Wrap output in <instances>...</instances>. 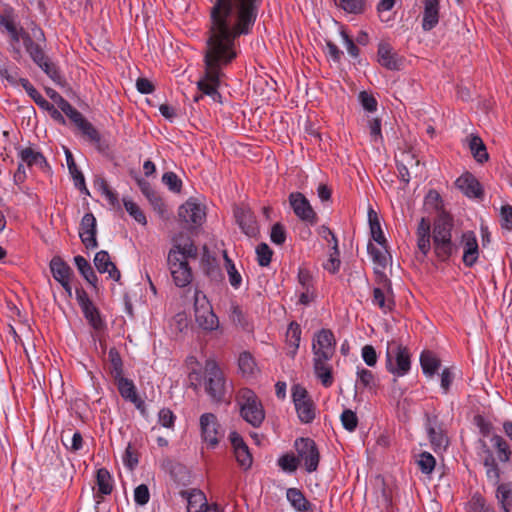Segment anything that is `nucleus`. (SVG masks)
<instances>
[{
  "mask_svg": "<svg viewBox=\"0 0 512 512\" xmlns=\"http://www.w3.org/2000/svg\"><path fill=\"white\" fill-rule=\"evenodd\" d=\"M369 224H370V230L372 237L374 241H376L379 244H383L385 242L384 234L381 230L380 222L378 220V216L376 212L372 209L369 211Z\"/></svg>",
  "mask_w": 512,
  "mask_h": 512,
  "instance_id": "obj_48",
  "label": "nucleus"
},
{
  "mask_svg": "<svg viewBox=\"0 0 512 512\" xmlns=\"http://www.w3.org/2000/svg\"><path fill=\"white\" fill-rule=\"evenodd\" d=\"M417 463L422 473L431 474L435 468L436 460L431 453L424 451L419 454Z\"/></svg>",
  "mask_w": 512,
  "mask_h": 512,
  "instance_id": "obj_49",
  "label": "nucleus"
},
{
  "mask_svg": "<svg viewBox=\"0 0 512 512\" xmlns=\"http://www.w3.org/2000/svg\"><path fill=\"white\" fill-rule=\"evenodd\" d=\"M204 388L214 402H222L226 394V379L214 359H207L204 365Z\"/></svg>",
  "mask_w": 512,
  "mask_h": 512,
  "instance_id": "obj_6",
  "label": "nucleus"
},
{
  "mask_svg": "<svg viewBox=\"0 0 512 512\" xmlns=\"http://www.w3.org/2000/svg\"><path fill=\"white\" fill-rule=\"evenodd\" d=\"M461 244L463 246V264L466 267L471 268L477 263L480 254L475 232L470 230L463 232L461 236Z\"/></svg>",
  "mask_w": 512,
  "mask_h": 512,
  "instance_id": "obj_21",
  "label": "nucleus"
},
{
  "mask_svg": "<svg viewBox=\"0 0 512 512\" xmlns=\"http://www.w3.org/2000/svg\"><path fill=\"white\" fill-rule=\"evenodd\" d=\"M469 512H495L481 495H474L469 502Z\"/></svg>",
  "mask_w": 512,
  "mask_h": 512,
  "instance_id": "obj_54",
  "label": "nucleus"
},
{
  "mask_svg": "<svg viewBox=\"0 0 512 512\" xmlns=\"http://www.w3.org/2000/svg\"><path fill=\"white\" fill-rule=\"evenodd\" d=\"M299 461H303L305 470L313 473L318 469L320 453L315 441L308 437H300L294 441Z\"/></svg>",
  "mask_w": 512,
  "mask_h": 512,
  "instance_id": "obj_13",
  "label": "nucleus"
},
{
  "mask_svg": "<svg viewBox=\"0 0 512 512\" xmlns=\"http://www.w3.org/2000/svg\"><path fill=\"white\" fill-rule=\"evenodd\" d=\"M340 420L344 429L349 432L355 431L358 426V417L356 413L350 409H345L342 412Z\"/></svg>",
  "mask_w": 512,
  "mask_h": 512,
  "instance_id": "obj_50",
  "label": "nucleus"
},
{
  "mask_svg": "<svg viewBox=\"0 0 512 512\" xmlns=\"http://www.w3.org/2000/svg\"><path fill=\"white\" fill-rule=\"evenodd\" d=\"M123 205L131 217L139 224L146 225L147 219L140 207L131 199L123 198Z\"/></svg>",
  "mask_w": 512,
  "mask_h": 512,
  "instance_id": "obj_47",
  "label": "nucleus"
},
{
  "mask_svg": "<svg viewBox=\"0 0 512 512\" xmlns=\"http://www.w3.org/2000/svg\"><path fill=\"white\" fill-rule=\"evenodd\" d=\"M368 128L370 132L371 140L374 142L382 141L383 136L381 132V120L379 118H373L368 121Z\"/></svg>",
  "mask_w": 512,
  "mask_h": 512,
  "instance_id": "obj_62",
  "label": "nucleus"
},
{
  "mask_svg": "<svg viewBox=\"0 0 512 512\" xmlns=\"http://www.w3.org/2000/svg\"><path fill=\"white\" fill-rule=\"evenodd\" d=\"M501 227L508 231H512V206L509 204L503 205L500 211Z\"/></svg>",
  "mask_w": 512,
  "mask_h": 512,
  "instance_id": "obj_63",
  "label": "nucleus"
},
{
  "mask_svg": "<svg viewBox=\"0 0 512 512\" xmlns=\"http://www.w3.org/2000/svg\"><path fill=\"white\" fill-rule=\"evenodd\" d=\"M426 432L433 450L438 453L445 451L449 439L439 423L437 416H428L425 423Z\"/></svg>",
  "mask_w": 512,
  "mask_h": 512,
  "instance_id": "obj_17",
  "label": "nucleus"
},
{
  "mask_svg": "<svg viewBox=\"0 0 512 512\" xmlns=\"http://www.w3.org/2000/svg\"><path fill=\"white\" fill-rule=\"evenodd\" d=\"M288 201L294 214L303 222L314 225L317 222V214L309 200L301 192H291Z\"/></svg>",
  "mask_w": 512,
  "mask_h": 512,
  "instance_id": "obj_16",
  "label": "nucleus"
},
{
  "mask_svg": "<svg viewBox=\"0 0 512 512\" xmlns=\"http://www.w3.org/2000/svg\"><path fill=\"white\" fill-rule=\"evenodd\" d=\"M270 239L276 245H282L286 241V231L281 223H275L272 226Z\"/></svg>",
  "mask_w": 512,
  "mask_h": 512,
  "instance_id": "obj_61",
  "label": "nucleus"
},
{
  "mask_svg": "<svg viewBox=\"0 0 512 512\" xmlns=\"http://www.w3.org/2000/svg\"><path fill=\"white\" fill-rule=\"evenodd\" d=\"M200 435L202 441L210 449H215L224 436V431L213 413H203L199 419Z\"/></svg>",
  "mask_w": 512,
  "mask_h": 512,
  "instance_id": "obj_12",
  "label": "nucleus"
},
{
  "mask_svg": "<svg viewBox=\"0 0 512 512\" xmlns=\"http://www.w3.org/2000/svg\"><path fill=\"white\" fill-rule=\"evenodd\" d=\"M241 417L252 427L258 428L265 419V411L256 393L249 388H242L237 395Z\"/></svg>",
  "mask_w": 512,
  "mask_h": 512,
  "instance_id": "obj_4",
  "label": "nucleus"
},
{
  "mask_svg": "<svg viewBox=\"0 0 512 512\" xmlns=\"http://www.w3.org/2000/svg\"><path fill=\"white\" fill-rule=\"evenodd\" d=\"M378 63L391 71H398L402 66V58L393 51L392 46L387 42H380L377 50Z\"/></svg>",
  "mask_w": 512,
  "mask_h": 512,
  "instance_id": "obj_23",
  "label": "nucleus"
},
{
  "mask_svg": "<svg viewBox=\"0 0 512 512\" xmlns=\"http://www.w3.org/2000/svg\"><path fill=\"white\" fill-rule=\"evenodd\" d=\"M176 415L169 408H162L158 412V423L167 429H174Z\"/></svg>",
  "mask_w": 512,
  "mask_h": 512,
  "instance_id": "obj_51",
  "label": "nucleus"
},
{
  "mask_svg": "<svg viewBox=\"0 0 512 512\" xmlns=\"http://www.w3.org/2000/svg\"><path fill=\"white\" fill-rule=\"evenodd\" d=\"M356 376V388L372 390L377 386L373 372L364 367H357Z\"/></svg>",
  "mask_w": 512,
  "mask_h": 512,
  "instance_id": "obj_39",
  "label": "nucleus"
},
{
  "mask_svg": "<svg viewBox=\"0 0 512 512\" xmlns=\"http://www.w3.org/2000/svg\"><path fill=\"white\" fill-rule=\"evenodd\" d=\"M94 264L99 273H108L110 278L114 281H118L120 279V271L111 261L110 255L107 251L101 250L97 252L94 257Z\"/></svg>",
  "mask_w": 512,
  "mask_h": 512,
  "instance_id": "obj_27",
  "label": "nucleus"
},
{
  "mask_svg": "<svg viewBox=\"0 0 512 512\" xmlns=\"http://www.w3.org/2000/svg\"><path fill=\"white\" fill-rule=\"evenodd\" d=\"M260 0H214L206 23L204 51L205 71L197 82L198 89L213 100L218 92L223 69L240 55L239 39L253 32Z\"/></svg>",
  "mask_w": 512,
  "mask_h": 512,
  "instance_id": "obj_1",
  "label": "nucleus"
},
{
  "mask_svg": "<svg viewBox=\"0 0 512 512\" xmlns=\"http://www.w3.org/2000/svg\"><path fill=\"white\" fill-rule=\"evenodd\" d=\"M50 270L53 275V278L57 282H63L66 280H70L72 276L71 267L59 256H55L50 261Z\"/></svg>",
  "mask_w": 512,
  "mask_h": 512,
  "instance_id": "obj_33",
  "label": "nucleus"
},
{
  "mask_svg": "<svg viewBox=\"0 0 512 512\" xmlns=\"http://www.w3.org/2000/svg\"><path fill=\"white\" fill-rule=\"evenodd\" d=\"M301 333V327L297 322L292 321L288 325L286 331V344L288 346V355L292 358L295 357L299 349Z\"/></svg>",
  "mask_w": 512,
  "mask_h": 512,
  "instance_id": "obj_34",
  "label": "nucleus"
},
{
  "mask_svg": "<svg viewBox=\"0 0 512 512\" xmlns=\"http://www.w3.org/2000/svg\"><path fill=\"white\" fill-rule=\"evenodd\" d=\"M96 232L95 216L92 213H86L80 222L79 237L87 249L97 248Z\"/></svg>",
  "mask_w": 512,
  "mask_h": 512,
  "instance_id": "obj_22",
  "label": "nucleus"
},
{
  "mask_svg": "<svg viewBox=\"0 0 512 512\" xmlns=\"http://www.w3.org/2000/svg\"><path fill=\"white\" fill-rule=\"evenodd\" d=\"M96 484H97V494H95L96 498V506L95 508H98V505L101 503V499L99 498V495H110L113 491V478L106 468H100L97 470L96 473Z\"/></svg>",
  "mask_w": 512,
  "mask_h": 512,
  "instance_id": "obj_30",
  "label": "nucleus"
},
{
  "mask_svg": "<svg viewBox=\"0 0 512 512\" xmlns=\"http://www.w3.org/2000/svg\"><path fill=\"white\" fill-rule=\"evenodd\" d=\"M162 181L172 192L179 193L181 191L182 181L174 172L164 173Z\"/></svg>",
  "mask_w": 512,
  "mask_h": 512,
  "instance_id": "obj_55",
  "label": "nucleus"
},
{
  "mask_svg": "<svg viewBox=\"0 0 512 512\" xmlns=\"http://www.w3.org/2000/svg\"><path fill=\"white\" fill-rule=\"evenodd\" d=\"M391 281L387 278L382 287L373 289L372 304L377 306L384 314L391 312L395 306Z\"/></svg>",
  "mask_w": 512,
  "mask_h": 512,
  "instance_id": "obj_20",
  "label": "nucleus"
},
{
  "mask_svg": "<svg viewBox=\"0 0 512 512\" xmlns=\"http://www.w3.org/2000/svg\"><path fill=\"white\" fill-rule=\"evenodd\" d=\"M420 365L425 376L432 378L438 372L441 361L430 350H424L420 355Z\"/></svg>",
  "mask_w": 512,
  "mask_h": 512,
  "instance_id": "obj_32",
  "label": "nucleus"
},
{
  "mask_svg": "<svg viewBox=\"0 0 512 512\" xmlns=\"http://www.w3.org/2000/svg\"><path fill=\"white\" fill-rule=\"evenodd\" d=\"M340 6L349 13L358 14L363 10V0H339Z\"/></svg>",
  "mask_w": 512,
  "mask_h": 512,
  "instance_id": "obj_64",
  "label": "nucleus"
},
{
  "mask_svg": "<svg viewBox=\"0 0 512 512\" xmlns=\"http://www.w3.org/2000/svg\"><path fill=\"white\" fill-rule=\"evenodd\" d=\"M386 369L396 377H403L411 370L409 349L397 341L388 342L386 350Z\"/></svg>",
  "mask_w": 512,
  "mask_h": 512,
  "instance_id": "obj_7",
  "label": "nucleus"
},
{
  "mask_svg": "<svg viewBox=\"0 0 512 512\" xmlns=\"http://www.w3.org/2000/svg\"><path fill=\"white\" fill-rule=\"evenodd\" d=\"M238 368L243 377L250 378L256 375L258 367L253 356L244 351L239 355Z\"/></svg>",
  "mask_w": 512,
  "mask_h": 512,
  "instance_id": "obj_37",
  "label": "nucleus"
},
{
  "mask_svg": "<svg viewBox=\"0 0 512 512\" xmlns=\"http://www.w3.org/2000/svg\"><path fill=\"white\" fill-rule=\"evenodd\" d=\"M197 255V247L190 238L184 243H179L177 238L173 239L172 248L167 256V265L177 287L184 288L192 282L193 274L188 260L196 259Z\"/></svg>",
  "mask_w": 512,
  "mask_h": 512,
  "instance_id": "obj_3",
  "label": "nucleus"
},
{
  "mask_svg": "<svg viewBox=\"0 0 512 512\" xmlns=\"http://www.w3.org/2000/svg\"><path fill=\"white\" fill-rule=\"evenodd\" d=\"M359 102L364 110L373 113L377 110L378 102L376 98L367 91H361L358 95Z\"/></svg>",
  "mask_w": 512,
  "mask_h": 512,
  "instance_id": "obj_52",
  "label": "nucleus"
},
{
  "mask_svg": "<svg viewBox=\"0 0 512 512\" xmlns=\"http://www.w3.org/2000/svg\"><path fill=\"white\" fill-rule=\"evenodd\" d=\"M299 464V458L292 452L284 453L277 459V465L288 474L295 473Z\"/></svg>",
  "mask_w": 512,
  "mask_h": 512,
  "instance_id": "obj_42",
  "label": "nucleus"
},
{
  "mask_svg": "<svg viewBox=\"0 0 512 512\" xmlns=\"http://www.w3.org/2000/svg\"><path fill=\"white\" fill-rule=\"evenodd\" d=\"M229 440L239 467L245 471L250 469L253 464V456L243 437L238 432L231 431L229 433Z\"/></svg>",
  "mask_w": 512,
  "mask_h": 512,
  "instance_id": "obj_18",
  "label": "nucleus"
},
{
  "mask_svg": "<svg viewBox=\"0 0 512 512\" xmlns=\"http://www.w3.org/2000/svg\"><path fill=\"white\" fill-rule=\"evenodd\" d=\"M150 500V491L146 484H140L134 489V502L139 506L146 505Z\"/></svg>",
  "mask_w": 512,
  "mask_h": 512,
  "instance_id": "obj_59",
  "label": "nucleus"
},
{
  "mask_svg": "<svg viewBox=\"0 0 512 512\" xmlns=\"http://www.w3.org/2000/svg\"><path fill=\"white\" fill-rule=\"evenodd\" d=\"M66 162L68 166V170L74 180V185L78 188L82 193L89 194V191L85 184V179L82 172L78 169L73 155L69 150H66Z\"/></svg>",
  "mask_w": 512,
  "mask_h": 512,
  "instance_id": "obj_35",
  "label": "nucleus"
},
{
  "mask_svg": "<svg viewBox=\"0 0 512 512\" xmlns=\"http://www.w3.org/2000/svg\"><path fill=\"white\" fill-rule=\"evenodd\" d=\"M20 85L40 108H52V104L43 97L27 78L20 79Z\"/></svg>",
  "mask_w": 512,
  "mask_h": 512,
  "instance_id": "obj_41",
  "label": "nucleus"
},
{
  "mask_svg": "<svg viewBox=\"0 0 512 512\" xmlns=\"http://www.w3.org/2000/svg\"><path fill=\"white\" fill-rule=\"evenodd\" d=\"M423 5L422 28L424 31H430L439 23L440 0H423Z\"/></svg>",
  "mask_w": 512,
  "mask_h": 512,
  "instance_id": "obj_26",
  "label": "nucleus"
},
{
  "mask_svg": "<svg viewBox=\"0 0 512 512\" xmlns=\"http://www.w3.org/2000/svg\"><path fill=\"white\" fill-rule=\"evenodd\" d=\"M456 184L468 198H481L484 195L481 183L471 173L461 175Z\"/></svg>",
  "mask_w": 512,
  "mask_h": 512,
  "instance_id": "obj_25",
  "label": "nucleus"
},
{
  "mask_svg": "<svg viewBox=\"0 0 512 512\" xmlns=\"http://www.w3.org/2000/svg\"><path fill=\"white\" fill-rule=\"evenodd\" d=\"M138 462V452L132 444L129 443L123 455V463L128 469L133 470L138 465Z\"/></svg>",
  "mask_w": 512,
  "mask_h": 512,
  "instance_id": "obj_56",
  "label": "nucleus"
},
{
  "mask_svg": "<svg viewBox=\"0 0 512 512\" xmlns=\"http://www.w3.org/2000/svg\"><path fill=\"white\" fill-rule=\"evenodd\" d=\"M179 219L185 228L194 230L203 225L206 220V209L203 204L194 198L188 199L178 210Z\"/></svg>",
  "mask_w": 512,
  "mask_h": 512,
  "instance_id": "obj_11",
  "label": "nucleus"
},
{
  "mask_svg": "<svg viewBox=\"0 0 512 512\" xmlns=\"http://www.w3.org/2000/svg\"><path fill=\"white\" fill-rule=\"evenodd\" d=\"M108 360L110 363V374L113 379L123 376V361L119 351L115 347L109 349Z\"/></svg>",
  "mask_w": 512,
  "mask_h": 512,
  "instance_id": "obj_43",
  "label": "nucleus"
},
{
  "mask_svg": "<svg viewBox=\"0 0 512 512\" xmlns=\"http://www.w3.org/2000/svg\"><path fill=\"white\" fill-rule=\"evenodd\" d=\"M286 497L296 511L307 512L311 508V503L305 498L303 492L298 488H288L286 491Z\"/></svg>",
  "mask_w": 512,
  "mask_h": 512,
  "instance_id": "obj_36",
  "label": "nucleus"
},
{
  "mask_svg": "<svg viewBox=\"0 0 512 512\" xmlns=\"http://www.w3.org/2000/svg\"><path fill=\"white\" fill-rule=\"evenodd\" d=\"M234 217L241 231L248 237H255L259 233L256 217L249 207L236 206Z\"/></svg>",
  "mask_w": 512,
  "mask_h": 512,
  "instance_id": "obj_19",
  "label": "nucleus"
},
{
  "mask_svg": "<svg viewBox=\"0 0 512 512\" xmlns=\"http://www.w3.org/2000/svg\"><path fill=\"white\" fill-rule=\"evenodd\" d=\"M225 266L228 274V280L230 285L234 289H238L242 284V276L235 267L233 261L228 257L227 253H224Z\"/></svg>",
  "mask_w": 512,
  "mask_h": 512,
  "instance_id": "obj_45",
  "label": "nucleus"
},
{
  "mask_svg": "<svg viewBox=\"0 0 512 512\" xmlns=\"http://www.w3.org/2000/svg\"><path fill=\"white\" fill-rule=\"evenodd\" d=\"M291 396L300 422L311 423L316 416V407L308 391L300 384H295L292 386Z\"/></svg>",
  "mask_w": 512,
  "mask_h": 512,
  "instance_id": "obj_9",
  "label": "nucleus"
},
{
  "mask_svg": "<svg viewBox=\"0 0 512 512\" xmlns=\"http://www.w3.org/2000/svg\"><path fill=\"white\" fill-rule=\"evenodd\" d=\"M258 264L262 267L268 266L272 258V250L266 243H261L256 248Z\"/></svg>",
  "mask_w": 512,
  "mask_h": 512,
  "instance_id": "obj_53",
  "label": "nucleus"
},
{
  "mask_svg": "<svg viewBox=\"0 0 512 512\" xmlns=\"http://www.w3.org/2000/svg\"><path fill=\"white\" fill-rule=\"evenodd\" d=\"M118 391L121 395V397L127 401H130L135 405V407L140 410L142 413L145 412V403L144 401L138 396L136 387L132 380L121 376L117 379H114Z\"/></svg>",
  "mask_w": 512,
  "mask_h": 512,
  "instance_id": "obj_24",
  "label": "nucleus"
},
{
  "mask_svg": "<svg viewBox=\"0 0 512 512\" xmlns=\"http://www.w3.org/2000/svg\"><path fill=\"white\" fill-rule=\"evenodd\" d=\"M76 299L89 325L95 331L104 330L106 327L105 320L102 318L99 309L94 305L87 292L83 289H77Z\"/></svg>",
  "mask_w": 512,
  "mask_h": 512,
  "instance_id": "obj_15",
  "label": "nucleus"
},
{
  "mask_svg": "<svg viewBox=\"0 0 512 512\" xmlns=\"http://www.w3.org/2000/svg\"><path fill=\"white\" fill-rule=\"evenodd\" d=\"M329 361L322 358H313L314 373L326 388L333 384L332 367Z\"/></svg>",
  "mask_w": 512,
  "mask_h": 512,
  "instance_id": "obj_31",
  "label": "nucleus"
},
{
  "mask_svg": "<svg viewBox=\"0 0 512 512\" xmlns=\"http://www.w3.org/2000/svg\"><path fill=\"white\" fill-rule=\"evenodd\" d=\"M74 263L83 278L95 287L98 282V278L90 263L81 255L74 257Z\"/></svg>",
  "mask_w": 512,
  "mask_h": 512,
  "instance_id": "obj_38",
  "label": "nucleus"
},
{
  "mask_svg": "<svg viewBox=\"0 0 512 512\" xmlns=\"http://www.w3.org/2000/svg\"><path fill=\"white\" fill-rule=\"evenodd\" d=\"M476 457L483 466L487 482L495 487L496 499L504 512L512 510V483L504 482L512 450L509 443L498 434L491 436L489 443L479 439Z\"/></svg>",
  "mask_w": 512,
  "mask_h": 512,
  "instance_id": "obj_2",
  "label": "nucleus"
},
{
  "mask_svg": "<svg viewBox=\"0 0 512 512\" xmlns=\"http://www.w3.org/2000/svg\"><path fill=\"white\" fill-rule=\"evenodd\" d=\"M361 356L367 366L374 367L377 364L378 355L372 345L363 346L361 349Z\"/></svg>",
  "mask_w": 512,
  "mask_h": 512,
  "instance_id": "obj_60",
  "label": "nucleus"
},
{
  "mask_svg": "<svg viewBox=\"0 0 512 512\" xmlns=\"http://www.w3.org/2000/svg\"><path fill=\"white\" fill-rule=\"evenodd\" d=\"M182 496L187 499L188 512H207V510H209V503L201 490L193 489L190 492L185 491L182 492Z\"/></svg>",
  "mask_w": 512,
  "mask_h": 512,
  "instance_id": "obj_29",
  "label": "nucleus"
},
{
  "mask_svg": "<svg viewBox=\"0 0 512 512\" xmlns=\"http://www.w3.org/2000/svg\"><path fill=\"white\" fill-rule=\"evenodd\" d=\"M18 157L21 162L26 164L28 167L38 166L41 169L49 168L45 156L40 151L31 147L18 149Z\"/></svg>",
  "mask_w": 512,
  "mask_h": 512,
  "instance_id": "obj_28",
  "label": "nucleus"
},
{
  "mask_svg": "<svg viewBox=\"0 0 512 512\" xmlns=\"http://www.w3.org/2000/svg\"><path fill=\"white\" fill-rule=\"evenodd\" d=\"M0 77L2 80H6L11 86L20 85L21 78L18 75L17 67L13 70H9L5 65H0Z\"/></svg>",
  "mask_w": 512,
  "mask_h": 512,
  "instance_id": "obj_57",
  "label": "nucleus"
},
{
  "mask_svg": "<svg viewBox=\"0 0 512 512\" xmlns=\"http://www.w3.org/2000/svg\"><path fill=\"white\" fill-rule=\"evenodd\" d=\"M74 124L80 121L84 116L76 108H74L67 100L60 101L58 107Z\"/></svg>",
  "mask_w": 512,
  "mask_h": 512,
  "instance_id": "obj_58",
  "label": "nucleus"
},
{
  "mask_svg": "<svg viewBox=\"0 0 512 512\" xmlns=\"http://www.w3.org/2000/svg\"><path fill=\"white\" fill-rule=\"evenodd\" d=\"M77 128L81 131V133L87 137L92 142H99L101 136L98 130L90 123L85 117H83L76 124Z\"/></svg>",
  "mask_w": 512,
  "mask_h": 512,
  "instance_id": "obj_46",
  "label": "nucleus"
},
{
  "mask_svg": "<svg viewBox=\"0 0 512 512\" xmlns=\"http://www.w3.org/2000/svg\"><path fill=\"white\" fill-rule=\"evenodd\" d=\"M341 266L339 246L333 245L328 252V258L323 263V268L330 274H336L339 272Z\"/></svg>",
  "mask_w": 512,
  "mask_h": 512,
  "instance_id": "obj_44",
  "label": "nucleus"
},
{
  "mask_svg": "<svg viewBox=\"0 0 512 512\" xmlns=\"http://www.w3.org/2000/svg\"><path fill=\"white\" fill-rule=\"evenodd\" d=\"M432 240L434 253L441 262H447L458 251V246L452 242V223L449 221L434 223Z\"/></svg>",
  "mask_w": 512,
  "mask_h": 512,
  "instance_id": "obj_5",
  "label": "nucleus"
},
{
  "mask_svg": "<svg viewBox=\"0 0 512 512\" xmlns=\"http://www.w3.org/2000/svg\"><path fill=\"white\" fill-rule=\"evenodd\" d=\"M469 148L474 159L479 163L488 161L489 155L486 147L479 136H471L469 139Z\"/></svg>",
  "mask_w": 512,
  "mask_h": 512,
  "instance_id": "obj_40",
  "label": "nucleus"
},
{
  "mask_svg": "<svg viewBox=\"0 0 512 512\" xmlns=\"http://www.w3.org/2000/svg\"><path fill=\"white\" fill-rule=\"evenodd\" d=\"M194 298L195 320L199 327L206 331H214L218 329V317L213 312V308L207 297L197 291Z\"/></svg>",
  "mask_w": 512,
  "mask_h": 512,
  "instance_id": "obj_10",
  "label": "nucleus"
},
{
  "mask_svg": "<svg viewBox=\"0 0 512 512\" xmlns=\"http://www.w3.org/2000/svg\"><path fill=\"white\" fill-rule=\"evenodd\" d=\"M21 40L26 52L29 54L33 62L54 82H59L61 75L57 67L45 54L42 45L36 43L26 31H22Z\"/></svg>",
  "mask_w": 512,
  "mask_h": 512,
  "instance_id": "obj_8",
  "label": "nucleus"
},
{
  "mask_svg": "<svg viewBox=\"0 0 512 512\" xmlns=\"http://www.w3.org/2000/svg\"><path fill=\"white\" fill-rule=\"evenodd\" d=\"M336 350V339L330 329L322 328L315 333L312 340L313 358L331 360Z\"/></svg>",
  "mask_w": 512,
  "mask_h": 512,
  "instance_id": "obj_14",
  "label": "nucleus"
}]
</instances>
